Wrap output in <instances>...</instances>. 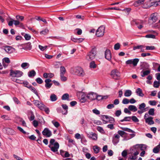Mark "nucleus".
<instances>
[{
  "mask_svg": "<svg viewBox=\"0 0 160 160\" xmlns=\"http://www.w3.org/2000/svg\"><path fill=\"white\" fill-rule=\"evenodd\" d=\"M23 73L19 70H10V76L13 77L19 78L22 76Z\"/></svg>",
  "mask_w": 160,
  "mask_h": 160,
  "instance_id": "nucleus-5",
  "label": "nucleus"
},
{
  "mask_svg": "<svg viewBox=\"0 0 160 160\" xmlns=\"http://www.w3.org/2000/svg\"><path fill=\"white\" fill-rule=\"evenodd\" d=\"M32 123L33 125L35 127H37L38 125V122L36 120H34L32 122Z\"/></svg>",
  "mask_w": 160,
  "mask_h": 160,
  "instance_id": "nucleus-64",
  "label": "nucleus"
},
{
  "mask_svg": "<svg viewBox=\"0 0 160 160\" xmlns=\"http://www.w3.org/2000/svg\"><path fill=\"white\" fill-rule=\"evenodd\" d=\"M39 48L42 51H44L45 49H46V48H47V46H45V47L42 46L41 45H39L38 46Z\"/></svg>",
  "mask_w": 160,
  "mask_h": 160,
  "instance_id": "nucleus-61",
  "label": "nucleus"
},
{
  "mask_svg": "<svg viewBox=\"0 0 160 160\" xmlns=\"http://www.w3.org/2000/svg\"><path fill=\"white\" fill-rule=\"evenodd\" d=\"M120 136L118 134H115L112 138V142L114 145H117L119 141Z\"/></svg>",
  "mask_w": 160,
  "mask_h": 160,
  "instance_id": "nucleus-13",
  "label": "nucleus"
},
{
  "mask_svg": "<svg viewBox=\"0 0 160 160\" xmlns=\"http://www.w3.org/2000/svg\"><path fill=\"white\" fill-rule=\"evenodd\" d=\"M2 49H4L5 52L9 54L13 53L15 51V49L11 46H5L2 48Z\"/></svg>",
  "mask_w": 160,
  "mask_h": 160,
  "instance_id": "nucleus-9",
  "label": "nucleus"
},
{
  "mask_svg": "<svg viewBox=\"0 0 160 160\" xmlns=\"http://www.w3.org/2000/svg\"><path fill=\"white\" fill-rule=\"evenodd\" d=\"M62 107L65 110V112L63 113V112H62V113L63 114H66L67 113L68 109V107L67 105L66 104H62Z\"/></svg>",
  "mask_w": 160,
  "mask_h": 160,
  "instance_id": "nucleus-33",
  "label": "nucleus"
},
{
  "mask_svg": "<svg viewBox=\"0 0 160 160\" xmlns=\"http://www.w3.org/2000/svg\"><path fill=\"white\" fill-rule=\"evenodd\" d=\"M129 102V100L127 98H124L122 101V103L124 104H127Z\"/></svg>",
  "mask_w": 160,
  "mask_h": 160,
  "instance_id": "nucleus-47",
  "label": "nucleus"
},
{
  "mask_svg": "<svg viewBox=\"0 0 160 160\" xmlns=\"http://www.w3.org/2000/svg\"><path fill=\"white\" fill-rule=\"evenodd\" d=\"M1 118L4 120H10L9 117L8 116L6 115H3L1 116Z\"/></svg>",
  "mask_w": 160,
  "mask_h": 160,
  "instance_id": "nucleus-53",
  "label": "nucleus"
},
{
  "mask_svg": "<svg viewBox=\"0 0 160 160\" xmlns=\"http://www.w3.org/2000/svg\"><path fill=\"white\" fill-rule=\"evenodd\" d=\"M144 118L145 120V122L149 125L154 124V122L153 120V118L151 117H148V113H146L144 116Z\"/></svg>",
  "mask_w": 160,
  "mask_h": 160,
  "instance_id": "nucleus-7",
  "label": "nucleus"
},
{
  "mask_svg": "<svg viewBox=\"0 0 160 160\" xmlns=\"http://www.w3.org/2000/svg\"><path fill=\"white\" fill-rule=\"evenodd\" d=\"M131 119L134 122H138L139 121V119L135 116H133L131 117Z\"/></svg>",
  "mask_w": 160,
  "mask_h": 160,
  "instance_id": "nucleus-50",
  "label": "nucleus"
},
{
  "mask_svg": "<svg viewBox=\"0 0 160 160\" xmlns=\"http://www.w3.org/2000/svg\"><path fill=\"white\" fill-rule=\"evenodd\" d=\"M118 134L121 136L122 137H123V136L127 134V133L123 131L118 130Z\"/></svg>",
  "mask_w": 160,
  "mask_h": 160,
  "instance_id": "nucleus-41",
  "label": "nucleus"
},
{
  "mask_svg": "<svg viewBox=\"0 0 160 160\" xmlns=\"http://www.w3.org/2000/svg\"><path fill=\"white\" fill-rule=\"evenodd\" d=\"M150 70H148L144 71H142L141 72V76L142 77H144L150 74Z\"/></svg>",
  "mask_w": 160,
  "mask_h": 160,
  "instance_id": "nucleus-24",
  "label": "nucleus"
},
{
  "mask_svg": "<svg viewBox=\"0 0 160 160\" xmlns=\"http://www.w3.org/2000/svg\"><path fill=\"white\" fill-rule=\"evenodd\" d=\"M22 84H23L24 87H26L28 88V87H29L31 85H29V83L27 81H24L22 82Z\"/></svg>",
  "mask_w": 160,
  "mask_h": 160,
  "instance_id": "nucleus-43",
  "label": "nucleus"
},
{
  "mask_svg": "<svg viewBox=\"0 0 160 160\" xmlns=\"http://www.w3.org/2000/svg\"><path fill=\"white\" fill-rule=\"evenodd\" d=\"M132 92V91L130 90H127L125 91L124 93V95L126 97H129L131 96Z\"/></svg>",
  "mask_w": 160,
  "mask_h": 160,
  "instance_id": "nucleus-27",
  "label": "nucleus"
},
{
  "mask_svg": "<svg viewBox=\"0 0 160 160\" xmlns=\"http://www.w3.org/2000/svg\"><path fill=\"white\" fill-rule=\"evenodd\" d=\"M159 6H160V0L158 1H154L152 2L151 3V5H149L145 6L144 5V8H148L152 6L157 7Z\"/></svg>",
  "mask_w": 160,
  "mask_h": 160,
  "instance_id": "nucleus-14",
  "label": "nucleus"
},
{
  "mask_svg": "<svg viewBox=\"0 0 160 160\" xmlns=\"http://www.w3.org/2000/svg\"><path fill=\"white\" fill-rule=\"evenodd\" d=\"M105 58L109 61H111L112 55L111 51L108 49H106L104 53Z\"/></svg>",
  "mask_w": 160,
  "mask_h": 160,
  "instance_id": "nucleus-12",
  "label": "nucleus"
},
{
  "mask_svg": "<svg viewBox=\"0 0 160 160\" xmlns=\"http://www.w3.org/2000/svg\"><path fill=\"white\" fill-rule=\"evenodd\" d=\"M136 92L140 97H142L144 96L142 90L140 88H138L136 90Z\"/></svg>",
  "mask_w": 160,
  "mask_h": 160,
  "instance_id": "nucleus-22",
  "label": "nucleus"
},
{
  "mask_svg": "<svg viewBox=\"0 0 160 160\" xmlns=\"http://www.w3.org/2000/svg\"><path fill=\"white\" fill-rule=\"evenodd\" d=\"M139 61L138 58H135L133 59H129L126 61V64L130 65L132 64L134 67L136 66Z\"/></svg>",
  "mask_w": 160,
  "mask_h": 160,
  "instance_id": "nucleus-10",
  "label": "nucleus"
},
{
  "mask_svg": "<svg viewBox=\"0 0 160 160\" xmlns=\"http://www.w3.org/2000/svg\"><path fill=\"white\" fill-rule=\"evenodd\" d=\"M96 54V49L92 48L86 56V59L88 61H91L95 58Z\"/></svg>",
  "mask_w": 160,
  "mask_h": 160,
  "instance_id": "nucleus-3",
  "label": "nucleus"
},
{
  "mask_svg": "<svg viewBox=\"0 0 160 160\" xmlns=\"http://www.w3.org/2000/svg\"><path fill=\"white\" fill-rule=\"evenodd\" d=\"M141 66L143 70L148 69L149 67L148 64L146 62H142Z\"/></svg>",
  "mask_w": 160,
  "mask_h": 160,
  "instance_id": "nucleus-23",
  "label": "nucleus"
},
{
  "mask_svg": "<svg viewBox=\"0 0 160 160\" xmlns=\"http://www.w3.org/2000/svg\"><path fill=\"white\" fill-rule=\"evenodd\" d=\"M97 94L93 92H91L88 94L87 97L91 100H95L97 97Z\"/></svg>",
  "mask_w": 160,
  "mask_h": 160,
  "instance_id": "nucleus-15",
  "label": "nucleus"
},
{
  "mask_svg": "<svg viewBox=\"0 0 160 160\" xmlns=\"http://www.w3.org/2000/svg\"><path fill=\"white\" fill-rule=\"evenodd\" d=\"M138 148H139V150L140 148L142 150L146 149V146L144 145H138Z\"/></svg>",
  "mask_w": 160,
  "mask_h": 160,
  "instance_id": "nucleus-58",
  "label": "nucleus"
},
{
  "mask_svg": "<svg viewBox=\"0 0 160 160\" xmlns=\"http://www.w3.org/2000/svg\"><path fill=\"white\" fill-rule=\"evenodd\" d=\"M24 37L25 39L27 40H30L31 38V36L28 34H25L24 36Z\"/></svg>",
  "mask_w": 160,
  "mask_h": 160,
  "instance_id": "nucleus-60",
  "label": "nucleus"
},
{
  "mask_svg": "<svg viewBox=\"0 0 160 160\" xmlns=\"http://www.w3.org/2000/svg\"><path fill=\"white\" fill-rule=\"evenodd\" d=\"M131 24H135L137 26H138L140 24H143V21L141 20H133L131 22Z\"/></svg>",
  "mask_w": 160,
  "mask_h": 160,
  "instance_id": "nucleus-20",
  "label": "nucleus"
},
{
  "mask_svg": "<svg viewBox=\"0 0 160 160\" xmlns=\"http://www.w3.org/2000/svg\"><path fill=\"white\" fill-rule=\"evenodd\" d=\"M160 86V83L159 82L155 81L154 82L153 87L154 88H158Z\"/></svg>",
  "mask_w": 160,
  "mask_h": 160,
  "instance_id": "nucleus-46",
  "label": "nucleus"
},
{
  "mask_svg": "<svg viewBox=\"0 0 160 160\" xmlns=\"http://www.w3.org/2000/svg\"><path fill=\"white\" fill-rule=\"evenodd\" d=\"M51 81V80L49 79H46L45 80V86L47 88H50L51 87L52 83H50Z\"/></svg>",
  "mask_w": 160,
  "mask_h": 160,
  "instance_id": "nucleus-17",
  "label": "nucleus"
},
{
  "mask_svg": "<svg viewBox=\"0 0 160 160\" xmlns=\"http://www.w3.org/2000/svg\"><path fill=\"white\" fill-rule=\"evenodd\" d=\"M97 130L102 134H104L105 133L103 129L101 127L98 126L97 128Z\"/></svg>",
  "mask_w": 160,
  "mask_h": 160,
  "instance_id": "nucleus-40",
  "label": "nucleus"
},
{
  "mask_svg": "<svg viewBox=\"0 0 160 160\" xmlns=\"http://www.w3.org/2000/svg\"><path fill=\"white\" fill-rule=\"evenodd\" d=\"M146 104L144 103H142L139 105L138 108L140 110H146L145 108L146 107Z\"/></svg>",
  "mask_w": 160,
  "mask_h": 160,
  "instance_id": "nucleus-35",
  "label": "nucleus"
},
{
  "mask_svg": "<svg viewBox=\"0 0 160 160\" xmlns=\"http://www.w3.org/2000/svg\"><path fill=\"white\" fill-rule=\"evenodd\" d=\"M111 75L113 79H118L120 78V73L118 70H113L112 71Z\"/></svg>",
  "mask_w": 160,
  "mask_h": 160,
  "instance_id": "nucleus-8",
  "label": "nucleus"
},
{
  "mask_svg": "<svg viewBox=\"0 0 160 160\" xmlns=\"http://www.w3.org/2000/svg\"><path fill=\"white\" fill-rule=\"evenodd\" d=\"M105 28L104 26H101L98 29L96 33L97 37H102L103 36L104 33Z\"/></svg>",
  "mask_w": 160,
  "mask_h": 160,
  "instance_id": "nucleus-6",
  "label": "nucleus"
},
{
  "mask_svg": "<svg viewBox=\"0 0 160 160\" xmlns=\"http://www.w3.org/2000/svg\"><path fill=\"white\" fill-rule=\"evenodd\" d=\"M120 44L119 43L116 44L114 46V49L115 50H118L120 48Z\"/></svg>",
  "mask_w": 160,
  "mask_h": 160,
  "instance_id": "nucleus-55",
  "label": "nucleus"
},
{
  "mask_svg": "<svg viewBox=\"0 0 160 160\" xmlns=\"http://www.w3.org/2000/svg\"><path fill=\"white\" fill-rule=\"evenodd\" d=\"M59 145L57 142H55V140L54 139H51L50 141V143L48 147L51 149V150L55 152L58 151Z\"/></svg>",
  "mask_w": 160,
  "mask_h": 160,
  "instance_id": "nucleus-2",
  "label": "nucleus"
},
{
  "mask_svg": "<svg viewBox=\"0 0 160 160\" xmlns=\"http://www.w3.org/2000/svg\"><path fill=\"white\" fill-rule=\"evenodd\" d=\"M130 154L128 160H136L138 158L137 155L139 154V148L138 145H136L131 148Z\"/></svg>",
  "mask_w": 160,
  "mask_h": 160,
  "instance_id": "nucleus-1",
  "label": "nucleus"
},
{
  "mask_svg": "<svg viewBox=\"0 0 160 160\" xmlns=\"http://www.w3.org/2000/svg\"><path fill=\"white\" fill-rule=\"evenodd\" d=\"M36 82L39 84H42L43 81L40 78H38L36 79Z\"/></svg>",
  "mask_w": 160,
  "mask_h": 160,
  "instance_id": "nucleus-56",
  "label": "nucleus"
},
{
  "mask_svg": "<svg viewBox=\"0 0 160 160\" xmlns=\"http://www.w3.org/2000/svg\"><path fill=\"white\" fill-rule=\"evenodd\" d=\"M42 133L47 137H50L52 135L51 131L48 128H45L42 132Z\"/></svg>",
  "mask_w": 160,
  "mask_h": 160,
  "instance_id": "nucleus-11",
  "label": "nucleus"
},
{
  "mask_svg": "<svg viewBox=\"0 0 160 160\" xmlns=\"http://www.w3.org/2000/svg\"><path fill=\"white\" fill-rule=\"evenodd\" d=\"M88 137L92 139L96 140L97 139V135L96 134L91 132L88 134Z\"/></svg>",
  "mask_w": 160,
  "mask_h": 160,
  "instance_id": "nucleus-19",
  "label": "nucleus"
},
{
  "mask_svg": "<svg viewBox=\"0 0 160 160\" xmlns=\"http://www.w3.org/2000/svg\"><path fill=\"white\" fill-rule=\"evenodd\" d=\"M45 106L43 104V103H40L39 104L37 107L41 110H42L44 109V108L45 107Z\"/></svg>",
  "mask_w": 160,
  "mask_h": 160,
  "instance_id": "nucleus-45",
  "label": "nucleus"
},
{
  "mask_svg": "<svg viewBox=\"0 0 160 160\" xmlns=\"http://www.w3.org/2000/svg\"><path fill=\"white\" fill-rule=\"evenodd\" d=\"M64 75H60V79L62 81L65 82L67 81V78L64 76Z\"/></svg>",
  "mask_w": 160,
  "mask_h": 160,
  "instance_id": "nucleus-54",
  "label": "nucleus"
},
{
  "mask_svg": "<svg viewBox=\"0 0 160 160\" xmlns=\"http://www.w3.org/2000/svg\"><path fill=\"white\" fill-rule=\"evenodd\" d=\"M28 88L30 89L32 92H33L37 96H38V92L35 88L32 87L31 85L29 87H28Z\"/></svg>",
  "mask_w": 160,
  "mask_h": 160,
  "instance_id": "nucleus-34",
  "label": "nucleus"
},
{
  "mask_svg": "<svg viewBox=\"0 0 160 160\" xmlns=\"http://www.w3.org/2000/svg\"><path fill=\"white\" fill-rule=\"evenodd\" d=\"M52 122L56 128L58 127L60 125V124L58 122L52 121Z\"/></svg>",
  "mask_w": 160,
  "mask_h": 160,
  "instance_id": "nucleus-57",
  "label": "nucleus"
},
{
  "mask_svg": "<svg viewBox=\"0 0 160 160\" xmlns=\"http://www.w3.org/2000/svg\"><path fill=\"white\" fill-rule=\"evenodd\" d=\"M36 74L35 71L34 70H32L28 72V75L29 77H31L35 76Z\"/></svg>",
  "mask_w": 160,
  "mask_h": 160,
  "instance_id": "nucleus-37",
  "label": "nucleus"
},
{
  "mask_svg": "<svg viewBox=\"0 0 160 160\" xmlns=\"http://www.w3.org/2000/svg\"><path fill=\"white\" fill-rule=\"evenodd\" d=\"M73 71L74 72V74L82 77L85 75V73L82 69L80 67H78L73 68Z\"/></svg>",
  "mask_w": 160,
  "mask_h": 160,
  "instance_id": "nucleus-4",
  "label": "nucleus"
},
{
  "mask_svg": "<svg viewBox=\"0 0 160 160\" xmlns=\"http://www.w3.org/2000/svg\"><path fill=\"white\" fill-rule=\"evenodd\" d=\"M155 49V47L154 46H146V50H153Z\"/></svg>",
  "mask_w": 160,
  "mask_h": 160,
  "instance_id": "nucleus-48",
  "label": "nucleus"
},
{
  "mask_svg": "<svg viewBox=\"0 0 160 160\" xmlns=\"http://www.w3.org/2000/svg\"><path fill=\"white\" fill-rule=\"evenodd\" d=\"M158 14L157 13H154L152 14L150 17V20L152 21L153 22H156L158 20Z\"/></svg>",
  "mask_w": 160,
  "mask_h": 160,
  "instance_id": "nucleus-16",
  "label": "nucleus"
},
{
  "mask_svg": "<svg viewBox=\"0 0 160 160\" xmlns=\"http://www.w3.org/2000/svg\"><path fill=\"white\" fill-rule=\"evenodd\" d=\"M149 103L152 106H154L156 105L157 102L155 100H151L149 101Z\"/></svg>",
  "mask_w": 160,
  "mask_h": 160,
  "instance_id": "nucleus-59",
  "label": "nucleus"
},
{
  "mask_svg": "<svg viewBox=\"0 0 160 160\" xmlns=\"http://www.w3.org/2000/svg\"><path fill=\"white\" fill-rule=\"evenodd\" d=\"M143 48V46L142 45H138L137 46H134L133 48V50H135L136 49H142Z\"/></svg>",
  "mask_w": 160,
  "mask_h": 160,
  "instance_id": "nucleus-52",
  "label": "nucleus"
},
{
  "mask_svg": "<svg viewBox=\"0 0 160 160\" xmlns=\"http://www.w3.org/2000/svg\"><path fill=\"white\" fill-rule=\"evenodd\" d=\"M128 108L129 110L133 112H135L137 110V108L134 105H130L129 106Z\"/></svg>",
  "mask_w": 160,
  "mask_h": 160,
  "instance_id": "nucleus-26",
  "label": "nucleus"
},
{
  "mask_svg": "<svg viewBox=\"0 0 160 160\" xmlns=\"http://www.w3.org/2000/svg\"><path fill=\"white\" fill-rule=\"evenodd\" d=\"M145 0H138L136 1L133 3V5L136 7H138L143 3Z\"/></svg>",
  "mask_w": 160,
  "mask_h": 160,
  "instance_id": "nucleus-21",
  "label": "nucleus"
},
{
  "mask_svg": "<svg viewBox=\"0 0 160 160\" xmlns=\"http://www.w3.org/2000/svg\"><path fill=\"white\" fill-rule=\"evenodd\" d=\"M103 118L107 119L108 121L110 123H113L115 122L114 119L112 117L107 115H104Z\"/></svg>",
  "mask_w": 160,
  "mask_h": 160,
  "instance_id": "nucleus-18",
  "label": "nucleus"
},
{
  "mask_svg": "<svg viewBox=\"0 0 160 160\" xmlns=\"http://www.w3.org/2000/svg\"><path fill=\"white\" fill-rule=\"evenodd\" d=\"M49 30L48 29H45L40 32V34L45 35L47 34Z\"/></svg>",
  "mask_w": 160,
  "mask_h": 160,
  "instance_id": "nucleus-44",
  "label": "nucleus"
},
{
  "mask_svg": "<svg viewBox=\"0 0 160 160\" xmlns=\"http://www.w3.org/2000/svg\"><path fill=\"white\" fill-rule=\"evenodd\" d=\"M24 48L25 49L31 50L32 48V46L31 45V43L28 42L24 44Z\"/></svg>",
  "mask_w": 160,
  "mask_h": 160,
  "instance_id": "nucleus-25",
  "label": "nucleus"
},
{
  "mask_svg": "<svg viewBox=\"0 0 160 160\" xmlns=\"http://www.w3.org/2000/svg\"><path fill=\"white\" fill-rule=\"evenodd\" d=\"M127 155L128 153L127 150H124L122 152V156L124 158H126Z\"/></svg>",
  "mask_w": 160,
  "mask_h": 160,
  "instance_id": "nucleus-49",
  "label": "nucleus"
},
{
  "mask_svg": "<svg viewBox=\"0 0 160 160\" xmlns=\"http://www.w3.org/2000/svg\"><path fill=\"white\" fill-rule=\"evenodd\" d=\"M131 119V117H126L120 120L121 122H123L124 121H130Z\"/></svg>",
  "mask_w": 160,
  "mask_h": 160,
  "instance_id": "nucleus-38",
  "label": "nucleus"
},
{
  "mask_svg": "<svg viewBox=\"0 0 160 160\" xmlns=\"http://www.w3.org/2000/svg\"><path fill=\"white\" fill-rule=\"evenodd\" d=\"M69 95L68 93L64 94L62 97V100H69Z\"/></svg>",
  "mask_w": 160,
  "mask_h": 160,
  "instance_id": "nucleus-30",
  "label": "nucleus"
},
{
  "mask_svg": "<svg viewBox=\"0 0 160 160\" xmlns=\"http://www.w3.org/2000/svg\"><path fill=\"white\" fill-rule=\"evenodd\" d=\"M96 66L97 65L94 61H92L90 63V67L91 68H95Z\"/></svg>",
  "mask_w": 160,
  "mask_h": 160,
  "instance_id": "nucleus-39",
  "label": "nucleus"
},
{
  "mask_svg": "<svg viewBox=\"0 0 160 160\" xmlns=\"http://www.w3.org/2000/svg\"><path fill=\"white\" fill-rule=\"evenodd\" d=\"M121 129L124 131H127L129 132H132V133H135V132L134 131L131 130V129L127 128H121Z\"/></svg>",
  "mask_w": 160,
  "mask_h": 160,
  "instance_id": "nucleus-36",
  "label": "nucleus"
},
{
  "mask_svg": "<svg viewBox=\"0 0 160 160\" xmlns=\"http://www.w3.org/2000/svg\"><path fill=\"white\" fill-rule=\"evenodd\" d=\"M30 65L28 62H23L21 65V67L24 69H26L29 67Z\"/></svg>",
  "mask_w": 160,
  "mask_h": 160,
  "instance_id": "nucleus-28",
  "label": "nucleus"
},
{
  "mask_svg": "<svg viewBox=\"0 0 160 160\" xmlns=\"http://www.w3.org/2000/svg\"><path fill=\"white\" fill-rule=\"evenodd\" d=\"M44 108V109H42V110L44 111L46 113L48 114L50 112L49 108L46 107V106H45Z\"/></svg>",
  "mask_w": 160,
  "mask_h": 160,
  "instance_id": "nucleus-62",
  "label": "nucleus"
},
{
  "mask_svg": "<svg viewBox=\"0 0 160 160\" xmlns=\"http://www.w3.org/2000/svg\"><path fill=\"white\" fill-rule=\"evenodd\" d=\"M148 114L150 115L153 116L154 115V109L150 108L148 111Z\"/></svg>",
  "mask_w": 160,
  "mask_h": 160,
  "instance_id": "nucleus-42",
  "label": "nucleus"
},
{
  "mask_svg": "<svg viewBox=\"0 0 160 160\" xmlns=\"http://www.w3.org/2000/svg\"><path fill=\"white\" fill-rule=\"evenodd\" d=\"M145 37L148 38H155V36L152 34H147L146 35Z\"/></svg>",
  "mask_w": 160,
  "mask_h": 160,
  "instance_id": "nucleus-51",
  "label": "nucleus"
},
{
  "mask_svg": "<svg viewBox=\"0 0 160 160\" xmlns=\"http://www.w3.org/2000/svg\"><path fill=\"white\" fill-rule=\"evenodd\" d=\"M60 74L64 75L66 72V70L63 66H61L60 68Z\"/></svg>",
  "mask_w": 160,
  "mask_h": 160,
  "instance_id": "nucleus-32",
  "label": "nucleus"
},
{
  "mask_svg": "<svg viewBox=\"0 0 160 160\" xmlns=\"http://www.w3.org/2000/svg\"><path fill=\"white\" fill-rule=\"evenodd\" d=\"M151 54L149 53H143L141 54V56L142 57H144L147 56H150Z\"/></svg>",
  "mask_w": 160,
  "mask_h": 160,
  "instance_id": "nucleus-63",
  "label": "nucleus"
},
{
  "mask_svg": "<svg viewBox=\"0 0 160 160\" xmlns=\"http://www.w3.org/2000/svg\"><path fill=\"white\" fill-rule=\"evenodd\" d=\"M50 99L52 102L56 101L57 99V96L54 94H51L50 96Z\"/></svg>",
  "mask_w": 160,
  "mask_h": 160,
  "instance_id": "nucleus-29",
  "label": "nucleus"
},
{
  "mask_svg": "<svg viewBox=\"0 0 160 160\" xmlns=\"http://www.w3.org/2000/svg\"><path fill=\"white\" fill-rule=\"evenodd\" d=\"M92 149L95 153H98L99 151L100 148L97 146H94L92 147Z\"/></svg>",
  "mask_w": 160,
  "mask_h": 160,
  "instance_id": "nucleus-31",
  "label": "nucleus"
}]
</instances>
